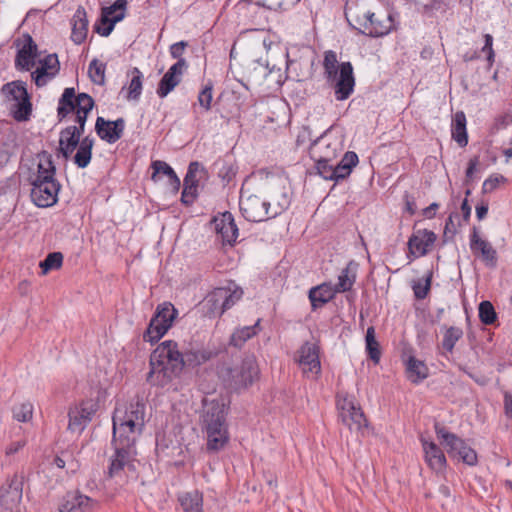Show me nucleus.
<instances>
[{"instance_id": "nucleus-1", "label": "nucleus", "mask_w": 512, "mask_h": 512, "mask_svg": "<svg viewBox=\"0 0 512 512\" xmlns=\"http://www.w3.org/2000/svg\"><path fill=\"white\" fill-rule=\"evenodd\" d=\"M145 415V404L139 399L117 403L112 418L114 454L109 465L111 477L134 469L135 443L142 434Z\"/></svg>"}, {"instance_id": "nucleus-2", "label": "nucleus", "mask_w": 512, "mask_h": 512, "mask_svg": "<svg viewBox=\"0 0 512 512\" xmlns=\"http://www.w3.org/2000/svg\"><path fill=\"white\" fill-rule=\"evenodd\" d=\"M93 105L94 101L88 94L81 93L75 98L74 88L64 90L59 100L58 115L63 118L72 112L77 123V125L68 126L60 133L59 151L64 158L72 157L76 147L81 142L80 137Z\"/></svg>"}, {"instance_id": "nucleus-3", "label": "nucleus", "mask_w": 512, "mask_h": 512, "mask_svg": "<svg viewBox=\"0 0 512 512\" xmlns=\"http://www.w3.org/2000/svg\"><path fill=\"white\" fill-rule=\"evenodd\" d=\"M206 359L203 352H191L184 358L175 342L164 341L151 354L148 381L152 385L163 387L178 374L184 364L196 366Z\"/></svg>"}, {"instance_id": "nucleus-4", "label": "nucleus", "mask_w": 512, "mask_h": 512, "mask_svg": "<svg viewBox=\"0 0 512 512\" xmlns=\"http://www.w3.org/2000/svg\"><path fill=\"white\" fill-rule=\"evenodd\" d=\"M227 409L228 401L224 396L210 395L203 400L201 423L209 451H220L229 442L226 423Z\"/></svg>"}, {"instance_id": "nucleus-5", "label": "nucleus", "mask_w": 512, "mask_h": 512, "mask_svg": "<svg viewBox=\"0 0 512 512\" xmlns=\"http://www.w3.org/2000/svg\"><path fill=\"white\" fill-rule=\"evenodd\" d=\"M324 70L327 78L335 83V97L338 101L346 100L354 91L355 79L350 62L338 64L337 55L333 51L325 52Z\"/></svg>"}, {"instance_id": "nucleus-6", "label": "nucleus", "mask_w": 512, "mask_h": 512, "mask_svg": "<svg viewBox=\"0 0 512 512\" xmlns=\"http://www.w3.org/2000/svg\"><path fill=\"white\" fill-rule=\"evenodd\" d=\"M290 204V198L283 193L277 204L271 205L256 195H246L242 193L240 197V210L243 216L252 222L264 221L268 218L276 217L281 214Z\"/></svg>"}, {"instance_id": "nucleus-7", "label": "nucleus", "mask_w": 512, "mask_h": 512, "mask_svg": "<svg viewBox=\"0 0 512 512\" xmlns=\"http://www.w3.org/2000/svg\"><path fill=\"white\" fill-rule=\"evenodd\" d=\"M106 398V390L100 389L95 396L71 406L68 412V430L73 433H81L92 421L97 411L104 406Z\"/></svg>"}, {"instance_id": "nucleus-8", "label": "nucleus", "mask_w": 512, "mask_h": 512, "mask_svg": "<svg viewBox=\"0 0 512 512\" xmlns=\"http://www.w3.org/2000/svg\"><path fill=\"white\" fill-rule=\"evenodd\" d=\"M5 103L11 115L17 121H26L31 115L32 104L30 102L25 83L13 81L2 88Z\"/></svg>"}, {"instance_id": "nucleus-9", "label": "nucleus", "mask_w": 512, "mask_h": 512, "mask_svg": "<svg viewBox=\"0 0 512 512\" xmlns=\"http://www.w3.org/2000/svg\"><path fill=\"white\" fill-rule=\"evenodd\" d=\"M177 315L178 312L171 303L159 304L143 335L144 341L150 344L158 342L173 326Z\"/></svg>"}, {"instance_id": "nucleus-10", "label": "nucleus", "mask_w": 512, "mask_h": 512, "mask_svg": "<svg viewBox=\"0 0 512 512\" xmlns=\"http://www.w3.org/2000/svg\"><path fill=\"white\" fill-rule=\"evenodd\" d=\"M336 407L341 422L351 431H360L366 426V418L352 394L339 392Z\"/></svg>"}, {"instance_id": "nucleus-11", "label": "nucleus", "mask_w": 512, "mask_h": 512, "mask_svg": "<svg viewBox=\"0 0 512 512\" xmlns=\"http://www.w3.org/2000/svg\"><path fill=\"white\" fill-rule=\"evenodd\" d=\"M435 432L438 441L446 449L450 457L462 460L468 465L476 464V452L467 446L462 439L438 424L435 425Z\"/></svg>"}, {"instance_id": "nucleus-12", "label": "nucleus", "mask_w": 512, "mask_h": 512, "mask_svg": "<svg viewBox=\"0 0 512 512\" xmlns=\"http://www.w3.org/2000/svg\"><path fill=\"white\" fill-rule=\"evenodd\" d=\"M251 81L254 85L260 87L261 92L270 95L278 91L285 81V76L281 68L273 65L271 68L267 65L259 64L251 74Z\"/></svg>"}, {"instance_id": "nucleus-13", "label": "nucleus", "mask_w": 512, "mask_h": 512, "mask_svg": "<svg viewBox=\"0 0 512 512\" xmlns=\"http://www.w3.org/2000/svg\"><path fill=\"white\" fill-rule=\"evenodd\" d=\"M344 149V137L338 131H328L312 147L316 160L333 161Z\"/></svg>"}, {"instance_id": "nucleus-14", "label": "nucleus", "mask_w": 512, "mask_h": 512, "mask_svg": "<svg viewBox=\"0 0 512 512\" xmlns=\"http://www.w3.org/2000/svg\"><path fill=\"white\" fill-rule=\"evenodd\" d=\"M295 361L306 378L317 379L321 375L320 351L316 343H304L298 349Z\"/></svg>"}, {"instance_id": "nucleus-15", "label": "nucleus", "mask_w": 512, "mask_h": 512, "mask_svg": "<svg viewBox=\"0 0 512 512\" xmlns=\"http://www.w3.org/2000/svg\"><path fill=\"white\" fill-rule=\"evenodd\" d=\"M258 367L253 358H248L240 366L233 369L226 368L221 371V376L236 389L250 386L258 377Z\"/></svg>"}, {"instance_id": "nucleus-16", "label": "nucleus", "mask_w": 512, "mask_h": 512, "mask_svg": "<svg viewBox=\"0 0 512 512\" xmlns=\"http://www.w3.org/2000/svg\"><path fill=\"white\" fill-rule=\"evenodd\" d=\"M362 33L380 37L387 35L394 26L392 15L388 12H365L362 19L357 20Z\"/></svg>"}, {"instance_id": "nucleus-17", "label": "nucleus", "mask_w": 512, "mask_h": 512, "mask_svg": "<svg viewBox=\"0 0 512 512\" xmlns=\"http://www.w3.org/2000/svg\"><path fill=\"white\" fill-rule=\"evenodd\" d=\"M243 291L235 284H229L226 287H220L212 291L206 298L205 303L210 305L213 313L222 314L231 308L242 298Z\"/></svg>"}, {"instance_id": "nucleus-18", "label": "nucleus", "mask_w": 512, "mask_h": 512, "mask_svg": "<svg viewBox=\"0 0 512 512\" xmlns=\"http://www.w3.org/2000/svg\"><path fill=\"white\" fill-rule=\"evenodd\" d=\"M44 51H38L37 45L29 35L23 36L17 43L15 67L20 71H30Z\"/></svg>"}, {"instance_id": "nucleus-19", "label": "nucleus", "mask_w": 512, "mask_h": 512, "mask_svg": "<svg viewBox=\"0 0 512 512\" xmlns=\"http://www.w3.org/2000/svg\"><path fill=\"white\" fill-rule=\"evenodd\" d=\"M437 235L428 229L413 231L408 240V258L416 259L428 254L435 245Z\"/></svg>"}, {"instance_id": "nucleus-20", "label": "nucleus", "mask_w": 512, "mask_h": 512, "mask_svg": "<svg viewBox=\"0 0 512 512\" xmlns=\"http://www.w3.org/2000/svg\"><path fill=\"white\" fill-rule=\"evenodd\" d=\"M31 185V199L36 206L46 208L57 202L60 184L56 179L43 182L36 181Z\"/></svg>"}, {"instance_id": "nucleus-21", "label": "nucleus", "mask_w": 512, "mask_h": 512, "mask_svg": "<svg viewBox=\"0 0 512 512\" xmlns=\"http://www.w3.org/2000/svg\"><path fill=\"white\" fill-rule=\"evenodd\" d=\"M126 0H116L114 4L104 7L101 13L100 23L96 25V31L101 36H108L117 22L125 17Z\"/></svg>"}, {"instance_id": "nucleus-22", "label": "nucleus", "mask_w": 512, "mask_h": 512, "mask_svg": "<svg viewBox=\"0 0 512 512\" xmlns=\"http://www.w3.org/2000/svg\"><path fill=\"white\" fill-rule=\"evenodd\" d=\"M32 72V78L37 86H44L59 71V61L56 54L43 52L36 62Z\"/></svg>"}, {"instance_id": "nucleus-23", "label": "nucleus", "mask_w": 512, "mask_h": 512, "mask_svg": "<svg viewBox=\"0 0 512 512\" xmlns=\"http://www.w3.org/2000/svg\"><path fill=\"white\" fill-rule=\"evenodd\" d=\"M212 229L223 244L232 245L238 237V228L231 213L224 212L212 220Z\"/></svg>"}, {"instance_id": "nucleus-24", "label": "nucleus", "mask_w": 512, "mask_h": 512, "mask_svg": "<svg viewBox=\"0 0 512 512\" xmlns=\"http://www.w3.org/2000/svg\"><path fill=\"white\" fill-rule=\"evenodd\" d=\"M22 499V482L14 478L0 488L1 511L17 510Z\"/></svg>"}, {"instance_id": "nucleus-25", "label": "nucleus", "mask_w": 512, "mask_h": 512, "mask_svg": "<svg viewBox=\"0 0 512 512\" xmlns=\"http://www.w3.org/2000/svg\"><path fill=\"white\" fill-rule=\"evenodd\" d=\"M422 449L426 464L436 473H442L446 469L447 460L441 448L432 440L422 437Z\"/></svg>"}, {"instance_id": "nucleus-26", "label": "nucleus", "mask_w": 512, "mask_h": 512, "mask_svg": "<svg viewBox=\"0 0 512 512\" xmlns=\"http://www.w3.org/2000/svg\"><path fill=\"white\" fill-rule=\"evenodd\" d=\"M185 68L186 61L180 59L168 69L157 88V95L160 98L166 97L180 83Z\"/></svg>"}, {"instance_id": "nucleus-27", "label": "nucleus", "mask_w": 512, "mask_h": 512, "mask_svg": "<svg viewBox=\"0 0 512 512\" xmlns=\"http://www.w3.org/2000/svg\"><path fill=\"white\" fill-rule=\"evenodd\" d=\"M151 169L153 171L151 180L155 183L160 182L163 178H166L167 190L176 194L180 188V179L175 174L174 170L170 165L164 161L155 160L151 163Z\"/></svg>"}, {"instance_id": "nucleus-28", "label": "nucleus", "mask_w": 512, "mask_h": 512, "mask_svg": "<svg viewBox=\"0 0 512 512\" xmlns=\"http://www.w3.org/2000/svg\"><path fill=\"white\" fill-rule=\"evenodd\" d=\"M55 172L52 156L46 152L40 153L35 159V167L31 169L30 182L54 180Z\"/></svg>"}, {"instance_id": "nucleus-29", "label": "nucleus", "mask_w": 512, "mask_h": 512, "mask_svg": "<svg viewBox=\"0 0 512 512\" xmlns=\"http://www.w3.org/2000/svg\"><path fill=\"white\" fill-rule=\"evenodd\" d=\"M95 506V502L88 496L72 492L65 496L60 512H92Z\"/></svg>"}, {"instance_id": "nucleus-30", "label": "nucleus", "mask_w": 512, "mask_h": 512, "mask_svg": "<svg viewBox=\"0 0 512 512\" xmlns=\"http://www.w3.org/2000/svg\"><path fill=\"white\" fill-rule=\"evenodd\" d=\"M95 128L102 140L108 143H115L123 133L124 121L122 119L106 121L102 117H98Z\"/></svg>"}, {"instance_id": "nucleus-31", "label": "nucleus", "mask_w": 512, "mask_h": 512, "mask_svg": "<svg viewBox=\"0 0 512 512\" xmlns=\"http://www.w3.org/2000/svg\"><path fill=\"white\" fill-rule=\"evenodd\" d=\"M470 248L475 255H480L482 259L489 264H494L496 260V251L489 242L482 239L476 229L470 236Z\"/></svg>"}, {"instance_id": "nucleus-32", "label": "nucleus", "mask_w": 512, "mask_h": 512, "mask_svg": "<svg viewBox=\"0 0 512 512\" xmlns=\"http://www.w3.org/2000/svg\"><path fill=\"white\" fill-rule=\"evenodd\" d=\"M407 378L415 384L422 382L428 377V367L426 364L413 355H408L405 359Z\"/></svg>"}, {"instance_id": "nucleus-33", "label": "nucleus", "mask_w": 512, "mask_h": 512, "mask_svg": "<svg viewBox=\"0 0 512 512\" xmlns=\"http://www.w3.org/2000/svg\"><path fill=\"white\" fill-rule=\"evenodd\" d=\"M178 501L184 512H204L203 494L198 490L180 493Z\"/></svg>"}, {"instance_id": "nucleus-34", "label": "nucleus", "mask_w": 512, "mask_h": 512, "mask_svg": "<svg viewBox=\"0 0 512 512\" xmlns=\"http://www.w3.org/2000/svg\"><path fill=\"white\" fill-rule=\"evenodd\" d=\"M466 124L467 120L463 111H458L453 115L451 135L460 147H465L468 144Z\"/></svg>"}, {"instance_id": "nucleus-35", "label": "nucleus", "mask_w": 512, "mask_h": 512, "mask_svg": "<svg viewBox=\"0 0 512 512\" xmlns=\"http://www.w3.org/2000/svg\"><path fill=\"white\" fill-rule=\"evenodd\" d=\"M72 26L71 38L76 44H81L85 40L88 31V21L83 8L76 10L72 19Z\"/></svg>"}, {"instance_id": "nucleus-36", "label": "nucleus", "mask_w": 512, "mask_h": 512, "mask_svg": "<svg viewBox=\"0 0 512 512\" xmlns=\"http://www.w3.org/2000/svg\"><path fill=\"white\" fill-rule=\"evenodd\" d=\"M336 293L337 289H334V286L329 283H323L310 290L309 299L312 306L316 308L330 301Z\"/></svg>"}, {"instance_id": "nucleus-37", "label": "nucleus", "mask_w": 512, "mask_h": 512, "mask_svg": "<svg viewBox=\"0 0 512 512\" xmlns=\"http://www.w3.org/2000/svg\"><path fill=\"white\" fill-rule=\"evenodd\" d=\"M94 140L90 137H84L76 147L73 153V162L79 168H85L89 165L92 157V148Z\"/></svg>"}, {"instance_id": "nucleus-38", "label": "nucleus", "mask_w": 512, "mask_h": 512, "mask_svg": "<svg viewBox=\"0 0 512 512\" xmlns=\"http://www.w3.org/2000/svg\"><path fill=\"white\" fill-rule=\"evenodd\" d=\"M129 83L126 87V99L129 101H137L142 93L143 88V74L138 68H133L129 71Z\"/></svg>"}, {"instance_id": "nucleus-39", "label": "nucleus", "mask_w": 512, "mask_h": 512, "mask_svg": "<svg viewBox=\"0 0 512 512\" xmlns=\"http://www.w3.org/2000/svg\"><path fill=\"white\" fill-rule=\"evenodd\" d=\"M157 451L163 456L171 458V463L175 466H182L187 459V451L181 445L173 446L171 449L163 447L162 444L157 443Z\"/></svg>"}, {"instance_id": "nucleus-40", "label": "nucleus", "mask_w": 512, "mask_h": 512, "mask_svg": "<svg viewBox=\"0 0 512 512\" xmlns=\"http://www.w3.org/2000/svg\"><path fill=\"white\" fill-rule=\"evenodd\" d=\"M258 323L254 326H246L237 329L232 335L230 339V344L235 347H241L248 339L252 338L257 333Z\"/></svg>"}, {"instance_id": "nucleus-41", "label": "nucleus", "mask_w": 512, "mask_h": 512, "mask_svg": "<svg viewBox=\"0 0 512 512\" xmlns=\"http://www.w3.org/2000/svg\"><path fill=\"white\" fill-rule=\"evenodd\" d=\"M366 342V350L369 354V357L375 362L378 363L380 360V349L379 343L375 337V329L374 327H369L366 332L365 337Z\"/></svg>"}, {"instance_id": "nucleus-42", "label": "nucleus", "mask_w": 512, "mask_h": 512, "mask_svg": "<svg viewBox=\"0 0 512 512\" xmlns=\"http://www.w3.org/2000/svg\"><path fill=\"white\" fill-rule=\"evenodd\" d=\"M507 183L508 179L504 175L493 173L484 180L482 184V192L484 194H490Z\"/></svg>"}, {"instance_id": "nucleus-43", "label": "nucleus", "mask_w": 512, "mask_h": 512, "mask_svg": "<svg viewBox=\"0 0 512 512\" xmlns=\"http://www.w3.org/2000/svg\"><path fill=\"white\" fill-rule=\"evenodd\" d=\"M63 255L60 252H53L47 255V257L40 262L39 266L42 270V274L46 275L51 270H57L62 266Z\"/></svg>"}, {"instance_id": "nucleus-44", "label": "nucleus", "mask_w": 512, "mask_h": 512, "mask_svg": "<svg viewBox=\"0 0 512 512\" xmlns=\"http://www.w3.org/2000/svg\"><path fill=\"white\" fill-rule=\"evenodd\" d=\"M463 336V331L459 327H450L446 329L443 335V348L449 352L453 350L455 344Z\"/></svg>"}, {"instance_id": "nucleus-45", "label": "nucleus", "mask_w": 512, "mask_h": 512, "mask_svg": "<svg viewBox=\"0 0 512 512\" xmlns=\"http://www.w3.org/2000/svg\"><path fill=\"white\" fill-rule=\"evenodd\" d=\"M88 75L93 83L103 84L105 81V65L98 60L91 61L88 67Z\"/></svg>"}, {"instance_id": "nucleus-46", "label": "nucleus", "mask_w": 512, "mask_h": 512, "mask_svg": "<svg viewBox=\"0 0 512 512\" xmlns=\"http://www.w3.org/2000/svg\"><path fill=\"white\" fill-rule=\"evenodd\" d=\"M34 407L30 402H23L13 409V417L19 422H28L33 417Z\"/></svg>"}, {"instance_id": "nucleus-47", "label": "nucleus", "mask_w": 512, "mask_h": 512, "mask_svg": "<svg viewBox=\"0 0 512 512\" xmlns=\"http://www.w3.org/2000/svg\"><path fill=\"white\" fill-rule=\"evenodd\" d=\"M479 318L486 325L493 324L497 318L495 309L491 302L482 301L479 304Z\"/></svg>"}, {"instance_id": "nucleus-48", "label": "nucleus", "mask_w": 512, "mask_h": 512, "mask_svg": "<svg viewBox=\"0 0 512 512\" xmlns=\"http://www.w3.org/2000/svg\"><path fill=\"white\" fill-rule=\"evenodd\" d=\"M355 281V275L351 273V271L346 268L341 271L338 276V283L334 286V289H337V292H345L349 290Z\"/></svg>"}, {"instance_id": "nucleus-49", "label": "nucleus", "mask_w": 512, "mask_h": 512, "mask_svg": "<svg viewBox=\"0 0 512 512\" xmlns=\"http://www.w3.org/2000/svg\"><path fill=\"white\" fill-rule=\"evenodd\" d=\"M213 87L211 84H207L198 94V103L205 110L208 111L211 108L213 99Z\"/></svg>"}, {"instance_id": "nucleus-50", "label": "nucleus", "mask_w": 512, "mask_h": 512, "mask_svg": "<svg viewBox=\"0 0 512 512\" xmlns=\"http://www.w3.org/2000/svg\"><path fill=\"white\" fill-rule=\"evenodd\" d=\"M196 179H192V181L186 182V178L184 179V190L182 192V201L188 203L192 201L196 193Z\"/></svg>"}, {"instance_id": "nucleus-51", "label": "nucleus", "mask_w": 512, "mask_h": 512, "mask_svg": "<svg viewBox=\"0 0 512 512\" xmlns=\"http://www.w3.org/2000/svg\"><path fill=\"white\" fill-rule=\"evenodd\" d=\"M262 41L267 53H269L273 48L281 50L278 36L274 33H266Z\"/></svg>"}, {"instance_id": "nucleus-52", "label": "nucleus", "mask_w": 512, "mask_h": 512, "mask_svg": "<svg viewBox=\"0 0 512 512\" xmlns=\"http://www.w3.org/2000/svg\"><path fill=\"white\" fill-rule=\"evenodd\" d=\"M429 288H430V277H427L424 280V282L416 283L413 286L415 296L419 299H423L427 295Z\"/></svg>"}, {"instance_id": "nucleus-53", "label": "nucleus", "mask_w": 512, "mask_h": 512, "mask_svg": "<svg viewBox=\"0 0 512 512\" xmlns=\"http://www.w3.org/2000/svg\"><path fill=\"white\" fill-rule=\"evenodd\" d=\"M339 163L351 172L352 168L358 163V156L355 152H347Z\"/></svg>"}, {"instance_id": "nucleus-54", "label": "nucleus", "mask_w": 512, "mask_h": 512, "mask_svg": "<svg viewBox=\"0 0 512 512\" xmlns=\"http://www.w3.org/2000/svg\"><path fill=\"white\" fill-rule=\"evenodd\" d=\"M317 161V169L319 171V174L325 178V179H330V180H334V177H327L325 174H332L334 173V170H333V166L332 164H330L331 161H323L322 162V159L321 160H316Z\"/></svg>"}, {"instance_id": "nucleus-55", "label": "nucleus", "mask_w": 512, "mask_h": 512, "mask_svg": "<svg viewBox=\"0 0 512 512\" xmlns=\"http://www.w3.org/2000/svg\"><path fill=\"white\" fill-rule=\"evenodd\" d=\"M334 173L325 174L327 177H334V180L343 179L350 175V170H348L346 167L342 166L340 163H338L336 166H333Z\"/></svg>"}, {"instance_id": "nucleus-56", "label": "nucleus", "mask_w": 512, "mask_h": 512, "mask_svg": "<svg viewBox=\"0 0 512 512\" xmlns=\"http://www.w3.org/2000/svg\"><path fill=\"white\" fill-rule=\"evenodd\" d=\"M493 38L491 35L486 34L485 35V44L482 48V51L487 53V59L490 63L493 62L494 58V51H493Z\"/></svg>"}, {"instance_id": "nucleus-57", "label": "nucleus", "mask_w": 512, "mask_h": 512, "mask_svg": "<svg viewBox=\"0 0 512 512\" xmlns=\"http://www.w3.org/2000/svg\"><path fill=\"white\" fill-rule=\"evenodd\" d=\"M25 444L26 443L23 440H17V441L11 442L6 448V451H5L6 455L11 456V455L16 454L25 446Z\"/></svg>"}, {"instance_id": "nucleus-58", "label": "nucleus", "mask_w": 512, "mask_h": 512, "mask_svg": "<svg viewBox=\"0 0 512 512\" xmlns=\"http://www.w3.org/2000/svg\"><path fill=\"white\" fill-rule=\"evenodd\" d=\"M186 44L184 42H178L174 43L170 47V53L173 58H178L179 60L182 59L181 56L184 52Z\"/></svg>"}, {"instance_id": "nucleus-59", "label": "nucleus", "mask_w": 512, "mask_h": 512, "mask_svg": "<svg viewBox=\"0 0 512 512\" xmlns=\"http://www.w3.org/2000/svg\"><path fill=\"white\" fill-rule=\"evenodd\" d=\"M478 166H479V158L478 157H473L472 159L469 160L468 167L466 170L467 179L473 178L474 173H476L478 171Z\"/></svg>"}, {"instance_id": "nucleus-60", "label": "nucleus", "mask_w": 512, "mask_h": 512, "mask_svg": "<svg viewBox=\"0 0 512 512\" xmlns=\"http://www.w3.org/2000/svg\"><path fill=\"white\" fill-rule=\"evenodd\" d=\"M475 210L478 220H483L488 213V204L482 202L476 206Z\"/></svg>"}, {"instance_id": "nucleus-61", "label": "nucleus", "mask_w": 512, "mask_h": 512, "mask_svg": "<svg viewBox=\"0 0 512 512\" xmlns=\"http://www.w3.org/2000/svg\"><path fill=\"white\" fill-rule=\"evenodd\" d=\"M200 168V164L198 162H192L190 165H189V168H188V173L186 175V182L188 181H192V179H196L195 178V173L199 170Z\"/></svg>"}, {"instance_id": "nucleus-62", "label": "nucleus", "mask_w": 512, "mask_h": 512, "mask_svg": "<svg viewBox=\"0 0 512 512\" xmlns=\"http://www.w3.org/2000/svg\"><path fill=\"white\" fill-rule=\"evenodd\" d=\"M438 207H439V205L437 203H432L430 206L423 209V211H422L423 216L428 219L433 218L436 214Z\"/></svg>"}, {"instance_id": "nucleus-63", "label": "nucleus", "mask_w": 512, "mask_h": 512, "mask_svg": "<svg viewBox=\"0 0 512 512\" xmlns=\"http://www.w3.org/2000/svg\"><path fill=\"white\" fill-rule=\"evenodd\" d=\"M505 410L508 417L512 418V393L505 394Z\"/></svg>"}, {"instance_id": "nucleus-64", "label": "nucleus", "mask_w": 512, "mask_h": 512, "mask_svg": "<svg viewBox=\"0 0 512 512\" xmlns=\"http://www.w3.org/2000/svg\"><path fill=\"white\" fill-rule=\"evenodd\" d=\"M461 210L464 214V218L468 219L471 215V207L469 206L467 199L463 201L461 205Z\"/></svg>"}]
</instances>
